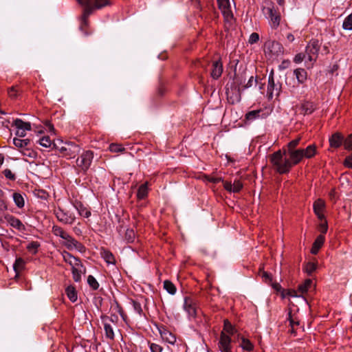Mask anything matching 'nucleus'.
I'll return each mask as SVG.
<instances>
[{"label":"nucleus","mask_w":352,"mask_h":352,"mask_svg":"<svg viewBox=\"0 0 352 352\" xmlns=\"http://www.w3.org/2000/svg\"><path fill=\"white\" fill-rule=\"evenodd\" d=\"M312 281L310 279H307L304 283L299 285L298 291L301 294H304L307 292L308 289L311 287Z\"/></svg>","instance_id":"30"},{"label":"nucleus","mask_w":352,"mask_h":352,"mask_svg":"<svg viewBox=\"0 0 352 352\" xmlns=\"http://www.w3.org/2000/svg\"><path fill=\"white\" fill-rule=\"evenodd\" d=\"M60 152L69 158L74 157L80 151V146L74 142H69L59 149Z\"/></svg>","instance_id":"7"},{"label":"nucleus","mask_w":352,"mask_h":352,"mask_svg":"<svg viewBox=\"0 0 352 352\" xmlns=\"http://www.w3.org/2000/svg\"><path fill=\"white\" fill-rule=\"evenodd\" d=\"M3 174L5 175V177L10 180H15L16 179V176L14 173H12V172L10 170V169H6L4 170L3 171Z\"/></svg>","instance_id":"53"},{"label":"nucleus","mask_w":352,"mask_h":352,"mask_svg":"<svg viewBox=\"0 0 352 352\" xmlns=\"http://www.w3.org/2000/svg\"><path fill=\"white\" fill-rule=\"evenodd\" d=\"M64 239L65 240V245L68 249L71 250L73 248H76L80 251L82 249L84 248V247L82 246V245L81 243L78 242L76 240H75L74 238H72L68 234H67V236H65V238Z\"/></svg>","instance_id":"15"},{"label":"nucleus","mask_w":352,"mask_h":352,"mask_svg":"<svg viewBox=\"0 0 352 352\" xmlns=\"http://www.w3.org/2000/svg\"><path fill=\"white\" fill-rule=\"evenodd\" d=\"M78 3L84 7L80 29L84 31L87 26V18L94 9H101L110 4L109 0H76Z\"/></svg>","instance_id":"2"},{"label":"nucleus","mask_w":352,"mask_h":352,"mask_svg":"<svg viewBox=\"0 0 352 352\" xmlns=\"http://www.w3.org/2000/svg\"><path fill=\"white\" fill-rule=\"evenodd\" d=\"M164 289L166 290L168 293L172 295L175 294L177 291L175 285L168 280H166L164 281Z\"/></svg>","instance_id":"25"},{"label":"nucleus","mask_w":352,"mask_h":352,"mask_svg":"<svg viewBox=\"0 0 352 352\" xmlns=\"http://www.w3.org/2000/svg\"><path fill=\"white\" fill-rule=\"evenodd\" d=\"M12 198L17 207L22 208L24 206V199L21 193L14 192Z\"/></svg>","instance_id":"26"},{"label":"nucleus","mask_w":352,"mask_h":352,"mask_svg":"<svg viewBox=\"0 0 352 352\" xmlns=\"http://www.w3.org/2000/svg\"><path fill=\"white\" fill-rule=\"evenodd\" d=\"M236 330L232 324L228 320L224 321L223 331L221 333L220 340L219 342V347L221 352H232L231 351V338L228 335H234Z\"/></svg>","instance_id":"3"},{"label":"nucleus","mask_w":352,"mask_h":352,"mask_svg":"<svg viewBox=\"0 0 352 352\" xmlns=\"http://www.w3.org/2000/svg\"><path fill=\"white\" fill-rule=\"evenodd\" d=\"M206 179L208 182H212L213 184H217L221 181H223L221 177H214L210 176H206Z\"/></svg>","instance_id":"56"},{"label":"nucleus","mask_w":352,"mask_h":352,"mask_svg":"<svg viewBox=\"0 0 352 352\" xmlns=\"http://www.w3.org/2000/svg\"><path fill=\"white\" fill-rule=\"evenodd\" d=\"M324 201L320 199L316 200L313 206L314 211L320 220L324 218L323 211L324 209Z\"/></svg>","instance_id":"14"},{"label":"nucleus","mask_w":352,"mask_h":352,"mask_svg":"<svg viewBox=\"0 0 352 352\" xmlns=\"http://www.w3.org/2000/svg\"><path fill=\"white\" fill-rule=\"evenodd\" d=\"M24 264H25L24 261L22 258H17L15 261V263H14V265H13L14 271L16 272H18L19 270L23 269Z\"/></svg>","instance_id":"41"},{"label":"nucleus","mask_w":352,"mask_h":352,"mask_svg":"<svg viewBox=\"0 0 352 352\" xmlns=\"http://www.w3.org/2000/svg\"><path fill=\"white\" fill-rule=\"evenodd\" d=\"M265 15L270 20L271 26L276 29L280 21V13L278 8H276L274 3H267V6L263 8Z\"/></svg>","instance_id":"4"},{"label":"nucleus","mask_w":352,"mask_h":352,"mask_svg":"<svg viewBox=\"0 0 352 352\" xmlns=\"http://www.w3.org/2000/svg\"><path fill=\"white\" fill-rule=\"evenodd\" d=\"M148 194V183L146 182L142 185L140 186L138 192H137V197L138 199H144Z\"/></svg>","instance_id":"24"},{"label":"nucleus","mask_w":352,"mask_h":352,"mask_svg":"<svg viewBox=\"0 0 352 352\" xmlns=\"http://www.w3.org/2000/svg\"><path fill=\"white\" fill-rule=\"evenodd\" d=\"M14 125L16 127L17 129H23L24 122L21 119H16L14 121Z\"/></svg>","instance_id":"54"},{"label":"nucleus","mask_w":352,"mask_h":352,"mask_svg":"<svg viewBox=\"0 0 352 352\" xmlns=\"http://www.w3.org/2000/svg\"><path fill=\"white\" fill-rule=\"evenodd\" d=\"M87 283L94 290H96L99 287V283L96 279L92 276L89 275L87 277Z\"/></svg>","instance_id":"35"},{"label":"nucleus","mask_w":352,"mask_h":352,"mask_svg":"<svg viewBox=\"0 0 352 352\" xmlns=\"http://www.w3.org/2000/svg\"><path fill=\"white\" fill-rule=\"evenodd\" d=\"M329 141L331 147L338 148L343 144L344 136L340 133H335L331 135Z\"/></svg>","instance_id":"11"},{"label":"nucleus","mask_w":352,"mask_h":352,"mask_svg":"<svg viewBox=\"0 0 352 352\" xmlns=\"http://www.w3.org/2000/svg\"><path fill=\"white\" fill-rule=\"evenodd\" d=\"M243 184L239 181L235 179L232 184V192H239L243 188Z\"/></svg>","instance_id":"44"},{"label":"nucleus","mask_w":352,"mask_h":352,"mask_svg":"<svg viewBox=\"0 0 352 352\" xmlns=\"http://www.w3.org/2000/svg\"><path fill=\"white\" fill-rule=\"evenodd\" d=\"M75 207L81 217L88 218L91 215L90 209L82 204L77 203Z\"/></svg>","instance_id":"20"},{"label":"nucleus","mask_w":352,"mask_h":352,"mask_svg":"<svg viewBox=\"0 0 352 352\" xmlns=\"http://www.w3.org/2000/svg\"><path fill=\"white\" fill-rule=\"evenodd\" d=\"M222 182L223 183L224 188L227 191L232 192V184L231 182H224L223 180Z\"/></svg>","instance_id":"58"},{"label":"nucleus","mask_w":352,"mask_h":352,"mask_svg":"<svg viewBox=\"0 0 352 352\" xmlns=\"http://www.w3.org/2000/svg\"><path fill=\"white\" fill-rule=\"evenodd\" d=\"M318 229L321 232L320 234L324 235L327 232L328 229L327 221H322L321 223H320L318 227Z\"/></svg>","instance_id":"49"},{"label":"nucleus","mask_w":352,"mask_h":352,"mask_svg":"<svg viewBox=\"0 0 352 352\" xmlns=\"http://www.w3.org/2000/svg\"><path fill=\"white\" fill-rule=\"evenodd\" d=\"M135 238V234L133 229H127L125 232L124 239L127 243H133Z\"/></svg>","instance_id":"31"},{"label":"nucleus","mask_w":352,"mask_h":352,"mask_svg":"<svg viewBox=\"0 0 352 352\" xmlns=\"http://www.w3.org/2000/svg\"><path fill=\"white\" fill-rule=\"evenodd\" d=\"M342 28L345 30H352V13L348 15L344 20Z\"/></svg>","instance_id":"29"},{"label":"nucleus","mask_w":352,"mask_h":352,"mask_svg":"<svg viewBox=\"0 0 352 352\" xmlns=\"http://www.w3.org/2000/svg\"><path fill=\"white\" fill-rule=\"evenodd\" d=\"M39 144L45 148H49L52 145V142L49 136H44L39 140Z\"/></svg>","instance_id":"40"},{"label":"nucleus","mask_w":352,"mask_h":352,"mask_svg":"<svg viewBox=\"0 0 352 352\" xmlns=\"http://www.w3.org/2000/svg\"><path fill=\"white\" fill-rule=\"evenodd\" d=\"M305 58V55L301 53L296 54L294 58L296 63H300Z\"/></svg>","instance_id":"55"},{"label":"nucleus","mask_w":352,"mask_h":352,"mask_svg":"<svg viewBox=\"0 0 352 352\" xmlns=\"http://www.w3.org/2000/svg\"><path fill=\"white\" fill-rule=\"evenodd\" d=\"M21 152L23 153V155L34 158L36 157V153L32 151L30 146L26 148L24 150H21Z\"/></svg>","instance_id":"45"},{"label":"nucleus","mask_w":352,"mask_h":352,"mask_svg":"<svg viewBox=\"0 0 352 352\" xmlns=\"http://www.w3.org/2000/svg\"><path fill=\"white\" fill-rule=\"evenodd\" d=\"M20 91L18 86H12L8 89V95L12 98H16Z\"/></svg>","instance_id":"36"},{"label":"nucleus","mask_w":352,"mask_h":352,"mask_svg":"<svg viewBox=\"0 0 352 352\" xmlns=\"http://www.w3.org/2000/svg\"><path fill=\"white\" fill-rule=\"evenodd\" d=\"M300 140V138H297V139L293 140L291 142H289L287 144V151H289V149H292V150L296 149V148L299 144Z\"/></svg>","instance_id":"47"},{"label":"nucleus","mask_w":352,"mask_h":352,"mask_svg":"<svg viewBox=\"0 0 352 352\" xmlns=\"http://www.w3.org/2000/svg\"><path fill=\"white\" fill-rule=\"evenodd\" d=\"M184 308L189 316H196L197 309L194 299L190 297H186L184 298Z\"/></svg>","instance_id":"9"},{"label":"nucleus","mask_w":352,"mask_h":352,"mask_svg":"<svg viewBox=\"0 0 352 352\" xmlns=\"http://www.w3.org/2000/svg\"><path fill=\"white\" fill-rule=\"evenodd\" d=\"M219 8L221 10L226 23H232L234 15L231 10L230 0H217Z\"/></svg>","instance_id":"6"},{"label":"nucleus","mask_w":352,"mask_h":352,"mask_svg":"<svg viewBox=\"0 0 352 352\" xmlns=\"http://www.w3.org/2000/svg\"><path fill=\"white\" fill-rule=\"evenodd\" d=\"M287 153L289 155V159L283 157V154L280 150L274 152L270 155V162L272 164L274 168L280 174L289 173L292 166L298 164L304 157L301 148L289 149Z\"/></svg>","instance_id":"1"},{"label":"nucleus","mask_w":352,"mask_h":352,"mask_svg":"<svg viewBox=\"0 0 352 352\" xmlns=\"http://www.w3.org/2000/svg\"><path fill=\"white\" fill-rule=\"evenodd\" d=\"M262 277L263 278H265V280L266 281H271L272 280L271 275L269 273H267V272L263 271L262 272Z\"/></svg>","instance_id":"60"},{"label":"nucleus","mask_w":352,"mask_h":352,"mask_svg":"<svg viewBox=\"0 0 352 352\" xmlns=\"http://www.w3.org/2000/svg\"><path fill=\"white\" fill-rule=\"evenodd\" d=\"M101 254L107 263L109 264L114 263L115 258L111 252L106 250H103L101 252Z\"/></svg>","instance_id":"28"},{"label":"nucleus","mask_w":352,"mask_h":352,"mask_svg":"<svg viewBox=\"0 0 352 352\" xmlns=\"http://www.w3.org/2000/svg\"><path fill=\"white\" fill-rule=\"evenodd\" d=\"M223 72V65L220 60H216L212 63L211 76L214 79H218Z\"/></svg>","instance_id":"16"},{"label":"nucleus","mask_w":352,"mask_h":352,"mask_svg":"<svg viewBox=\"0 0 352 352\" xmlns=\"http://www.w3.org/2000/svg\"><path fill=\"white\" fill-rule=\"evenodd\" d=\"M94 159V152L92 151H84L80 157L76 160L77 165L81 168L84 173H86L91 166Z\"/></svg>","instance_id":"5"},{"label":"nucleus","mask_w":352,"mask_h":352,"mask_svg":"<svg viewBox=\"0 0 352 352\" xmlns=\"http://www.w3.org/2000/svg\"><path fill=\"white\" fill-rule=\"evenodd\" d=\"M316 269V265L314 263L309 262L303 267V270L308 274L311 275Z\"/></svg>","instance_id":"34"},{"label":"nucleus","mask_w":352,"mask_h":352,"mask_svg":"<svg viewBox=\"0 0 352 352\" xmlns=\"http://www.w3.org/2000/svg\"><path fill=\"white\" fill-rule=\"evenodd\" d=\"M304 157L311 158L314 157L316 152V146L315 144H310L306 148H301Z\"/></svg>","instance_id":"22"},{"label":"nucleus","mask_w":352,"mask_h":352,"mask_svg":"<svg viewBox=\"0 0 352 352\" xmlns=\"http://www.w3.org/2000/svg\"><path fill=\"white\" fill-rule=\"evenodd\" d=\"M289 64V60H284L282 64L280 65V69H285L288 67Z\"/></svg>","instance_id":"63"},{"label":"nucleus","mask_w":352,"mask_h":352,"mask_svg":"<svg viewBox=\"0 0 352 352\" xmlns=\"http://www.w3.org/2000/svg\"><path fill=\"white\" fill-rule=\"evenodd\" d=\"M40 244L37 241H32L27 245L28 251L32 254H36L38 251Z\"/></svg>","instance_id":"37"},{"label":"nucleus","mask_w":352,"mask_h":352,"mask_svg":"<svg viewBox=\"0 0 352 352\" xmlns=\"http://www.w3.org/2000/svg\"><path fill=\"white\" fill-rule=\"evenodd\" d=\"M109 150L112 153H119L124 151L125 148L121 144L112 143L109 145Z\"/></svg>","instance_id":"39"},{"label":"nucleus","mask_w":352,"mask_h":352,"mask_svg":"<svg viewBox=\"0 0 352 352\" xmlns=\"http://www.w3.org/2000/svg\"><path fill=\"white\" fill-rule=\"evenodd\" d=\"M25 131L23 129H17L16 132V135H17L19 138L25 137Z\"/></svg>","instance_id":"61"},{"label":"nucleus","mask_w":352,"mask_h":352,"mask_svg":"<svg viewBox=\"0 0 352 352\" xmlns=\"http://www.w3.org/2000/svg\"><path fill=\"white\" fill-rule=\"evenodd\" d=\"M241 347L247 351H252L253 349L252 344L247 339L242 338Z\"/></svg>","instance_id":"42"},{"label":"nucleus","mask_w":352,"mask_h":352,"mask_svg":"<svg viewBox=\"0 0 352 352\" xmlns=\"http://www.w3.org/2000/svg\"><path fill=\"white\" fill-rule=\"evenodd\" d=\"M324 241V236L322 234H320L319 236H318V237L316 238V239L315 240V241L314 242L313 244L320 248L322 247V245H323Z\"/></svg>","instance_id":"48"},{"label":"nucleus","mask_w":352,"mask_h":352,"mask_svg":"<svg viewBox=\"0 0 352 352\" xmlns=\"http://www.w3.org/2000/svg\"><path fill=\"white\" fill-rule=\"evenodd\" d=\"M159 331L163 340L170 344H175L176 342V337L174 334L163 326L159 329Z\"/></svg>","instance_id":"10"},{"label":"nucleus","mask_w":352,"mask_h":352,"mask_svg":"<svg viewBox=\"0 0 352 352\" xmlns=\"http://www.w3.org/2000/svg\"><path fill=\"white\" fill-rule=\"evenodd\" d=\"M10 225L12 227L19 231L25 230V226L22 223V221H10Z\"/></svg>","instance_id":"46"},{"label":"nucleus","mask_w":352,"mask_h":352,"mask_svg":"<svg viewBox=\"0 0 352 352\" xmlns=\"http://www.w3.org/2000/svg\"><path fill=\"white\" fill-rule=\"evenodd\" d=\"M316 109V104L310 101L304 102L300 107V111L303 115L311 114Z\"/></svg>","instance_id":"18"},{"label":"nucleus","mask_w":352,"mask_h":352,"mask_svg":"<svg viewBox=\"0 0 352 352\" xmlns=\"http://www.w3.org/2000/svg\"><path fill=\"white\" fill-rule=\"evenodd\" d=\"M149 348L151 352H162L163 350V348L161 346L155 343H151L149 344Z\"/></svg>","instance_id":"51"},{"label":"nucleus","mask_w":352,"mask_h":352,"mask_svg":"<svg viewBox=\"0 0 352 352\" xmlns=\"http://www.w3.org/2000/svg\"><path fill=\"white\" fill-rule=\"evenodd\" d=\"M234 84H235V88L238 89V91H240L239 85H241L243 82V79L241 77L237 76L236 74V69H234V74L233 77Z\"/></svg>","instance_id":"43"},{"label":"nucleus","mask_w":352,"mask_h":352,"mask_svg":"<svg viewBox=\"0 0 352 352\" xmlns=\"http://www.w3.org/2000/svg\"><path fill=\"white\" fill-rule=\"evenodd\" d=\"M259 40V35L258 33L253 32L250 34V38H249V43L250 44H254L258 42Z\"/></svg>","instance_id":"52"},{"label":"nucleus","mask_w":352,"mask_h":352,"mask_svg":"<svg viewBox=\"0 0 352 352\" xmlns=\"http://www.w3.org/2000/svg\"><path fill=\"white\" fill-rule=\"evenodd\" d=\"M44 124L50 132H54V125L49 120H45Z\"/></svg>","instance_id":"57"},{"label":"nucleus","mask_w":352,"mask_h":352,"mask_svg":"<svg viewBox=\"0 0 352 352\" xmlns=\"http://www.w3.org/2000/svg\"><path fill=\"white\" fill-rule=\"evenodd\" d=\"M254 82H256L257 81H256V80H254V77H253V76H251V77L249 78V80H248V81L247 84L244 86V87H245V88H249V87H251L252 86V85H253Z\"/></svg>","instance_id":"59"},{"label":"nucleus","mask_w":352,"mask_h":352,"mask_svg":"<svg viewBox=\"0 0 352 352\" xmlns=\"http://www.w3.org/2000/svg\"><path fill=\"white\" fill-rule=\"evenodd\" d=\"M65 292H66L67 297L72 302L76 301L77 294H76V289L74 287H72V286L67 287L66 288Z\"/></svg>","instance_id":"27"},{"label":"nucleus","mask_w":352,"mask_h":352,"mask_svg":"<svg viewBox=\"0 0 352 352\" xmlns=\"http://www.w3.org/2000/svg\"><path fill=\"white\" fill-rule=\"evenodd\" d=\"M294 75L296 76L298 84H304L307 78V72L303 68H297L294 70Z\"/></svg>","instance_id":"19"},{"label":"nucleus","mask_w":352,"mask_h":352,"mask_svg":"<svg viewBox=\"0 0 352 352\" xmlns=\"http://www.w3.org/2000/svg\"><path fill=\"white\" fill-rule=\"evenodd\" d=\"M132 304L134 311L139 315H141L142 313L141 304L135 300H133Z\"/></svg>","instance_id":"50"},{"label":"nucleus","mask_w":352,"mask_h":352,"mask_svg":"<svg viewBox=\"0 0 352 352\" xmlns=\"http://www.w3.org/2000/svg\"><path fill=\"white\" fill-rule=\"evenodd\" d=\"M107 320H109L108 317H105L104 320V329L105 335L107 338L113 340L114 338V332L111 325L107 322Z\"/></svg>","instance_id":"23"},{"label":"nucleus","mask_w":352,"mask_h":352,"mask_svg":"<svg viewBox=\"0 0 352 352\" xmlns=\"http://www.w3.org/2000/svg\"><path fill=\"white\" fill-rule=\"evenodd\" d=\"M267 48L273 54L278 55L283 52V45L275 41H269L266 43Z\"/></svg>","instance_id":"13"},{"label":"nucleus","mask_w":352,"mask_h":352,"mask_svg":"<svg viewBox=\"0 0 352 352\" xmlns=\"http://www.w3.org/2000/svg\"><path fill=\"white\" fill-rule=\"evenodd\" d=\"M63 260L66 263H69L72 266V267H82V265L80 259L76 257H74L73 255H72L70 253L67 252H64L63 253Z\"/></svg>","instance_id":"12"},{"label":"nucleus","mask_w":352,"mask_h":352,"mask_svg":"<svg viewBox=\"0 0 352 352\" xmlns=\"http://www.w3.org/2000/svg\"><path fill=\"white\" fill-rule=\"evenodd\" d=\"M79 267H72V275L75 282H80L81 280V270L78 268Z\"/></svg>","instance_id":"38"},{"label":"nucleus","mask_w":352,"mask_h":352,"mask_svg":"<svg viewBox=\"0 0 352 352\" xmlns=\"http://www.w3.org/2000/svg\"><path fill=\"white\" fill-rule=\"evenodd\" d=\"M52 232L56 236H60L63 239L67 234L61 228L56 226H53Z\"/></svg>","instance_id":"33"},{"label":"nucleus","mask_w":352,"mask_h":352,"mask_svg":"<svg viewBox=\"0 0 352 352\" xmlns=\"http://www.w3.org/2000/svg\"><path fill=\"white\" fill-rule=\"evenodd\" d=\"M261 113V111L260 110H256V111H251L250 112H248L246 116H245V118L246 120H248V121H252V120H256V118H259L260 117V114Z\"/></svg>","instance_id":"32"},{"label":"nucleus","mask_w":352,"mask_h":352,"mask_svg":"<svg viewBox=\"0 0 352 352\" xmlns=\"http://www.w3.org/2000/svg\"><path fill=\"white\" fill-rule=\"evenodd\" d=\"M318 50L319 45L318 41H313L307 47L306 52L310 61L315 60V58H313V56H316L318 54Z\"/></svg>","instance_id":"17"},{"label":"nucleus","mask_w":352,"mask_h":352,"mask_svg":"<svg viewBox=\"0 0 352 352\" xmlns=\"http://www.w3.org/2000/svg\"><path fill=\"white\" fill-rule=\"evenodd\" d=\"M319 250H320V248H318L313 244L311 250V252L313 254H316L318 252Z\"/></svg>","instance_id":"62"},{"label":"nucleus","mask_w":352,"mask_h":352,"mask_svg":"<svg viewBox=\"0 0 352 352\" xmlns=\"http://www.w3.org/2000/svg\"><path fill=\"white\" fill-rule=\"evenodd\" d=\"M23 130L25 131H30L31 130V124L30 122H24V128Z\"/></svg>","instance_id":"64"},{"label":"nucleus","mask_w":352,"mask_h":352,"mask_svg":"<svg viewBox=\"0 0 352 352\" xmlns=\"http://www.w3.org/2000/svg\"><path fill=\"white\" fill-rule=\"evenodd\" d=\"M13 144L17 148L24 150L30 146L31 142L30 139L22 140L18 138H14L13 139Z\"/></svg>","instance_id":"21"},{"label":"nucleus","mask_w":352,"mask_h":352,"mask_svg":"<svg viewBox=\"0 0 352 352\" xmlns=\"http://www.w3.org/2000/svg\"><path fill=\"white\" fill-rule=\"evenodd\" d=\"M274 70L272 69L268 77V84H267V95L269 99H272L273 98V93L274 91H276V96H279L282 85L280 82H278L277 84L274 82Z\"/></svg>","instance_id":"8"}]
</instances>
